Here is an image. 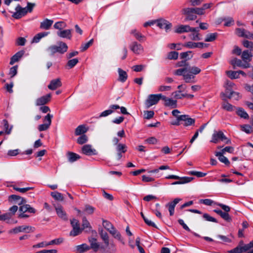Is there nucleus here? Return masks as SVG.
Returning a JSON list of instances; mask_svg holds the SVG:
<instances>
[{
	"label": "nucleus",
	"mask_w": 253,
	"mask_h": 253,
	"mask_svg": "<svg viewBox=\"0 0 253 253\" xmlns=\"http://www.w3.org/2000/svg\"><path fill=\"white\" fill-rule=\"evenodd\" d=\"M188 71L187 68H180L176 70L174 72V75L177 76H183L185 74V72Z\"/></svg>",
	"instance_id": "obj_57"
},
{
	"label": "nucleus",
	"mask_w": 253,
	"mask_h": 253,
	"mask_svg": "<svg viewBox=\"0 0 253 253\" xmlns=\"http://www.w3.org/2000/svg\"><path fill=\"white\" fill-rule=\"evenodd\" d=\"M18 66L17 65L12 67L9 70V75L10 78L14 77L17 73Z\"/></svg>",
	"instance_id": "obj_59"
},
{
	"label": "nucleus",
	"mask_w": 253,
	"mask_h": 253,
	"mask_svg": "<svg viewBox=\"0 0 253 253\" xmlns=\"http://www.w3.org/2000/svg\"><path fill=\"white\" fill-rule=\"evenodd\" d=\"M178 53L176 51H171L168 54L167 58L170 60H176L178 58Z\"/></svg>",
	"instance_id": "obj_51"
},
{
	"label": "nucleus",
	"mask_w": 253,
	"mask_h": 253,
	"mask_svg": "<svg viewBox=\"0 0 253 253\" xmlns=\"http://www.w3.org/2000/svg\"><path fill=\"white\" fill-rule=\"evenodd\" d=\"M54 28L56 29L59 30V31L62 30L63 28L66 27V24L63 21H59L56 22L54 26Z\"/></svg>",
	"instance_id": "obj_49"
},
{
	"label": "nucleus",
	"mask_w": 253,
	"mask_h": 253,
	"mask_svg": "<svg viewBox=\"0 0 253 253\" xmlns=\"http://www.w3.org/2000/svg\"><path fill=\"white\" fill-rule=\"evenodd\" d=\"M216 237L221 240L222 243H231L232 242L231 239H230L228 236L221 235H217Z\"/></svg>",
	"instance_id": "obj_58"
},
{
	"label": "nucleus",
	"mask_w": 253,
	"mask_h": 253,
	"mask_svg": "<svg viewBox=\"0 0 253 253\" xmlns=\"http://www.w3.org/2000/svg\"><path fill=\"white\" fill-rule=\"evenodd\" d=\"M253 54L249 50H245L242 53L241 58L245 63H249L252 60Z\"/></svg>",
	"instance_id": "obj_20"
},
{
	"label": "nucleus",
	"mask_w": 253,
	"mask_h": 253,
	"mask_svg": "<svg viewBox=\"0 0 253 253\" xmlns=\"http://www.w3.org/2000/svg\"><path fill=\"white\" fill-rule=\"evenodd\" d=\"M51 99L50 94H47L37 99L36 105L37 106L43 105L48 103Z\"/></svg>",
	"instance_id": "obj_18"
},
{
	"label": "nucleus",
	"mask_w": 253,
	"mask_h": 253,
	"mask_svg": "<svg viewBox=\"0 0 253 253\" xmlns=\"http://www.w3.org/2000/svg\"><path fill=\"white\" fill-rule=\"evenodd\" d=\"M35 228L27 225H22L16 227L9 231L10 233L17 234L19 232L30 233L33 232Z\"/></svg>",
	"instance_id": "obj_5"
},
{
	"label": "nucleus",
	"mask_w": 253,
	"mask_h": 253,
	"mask_svg": "<svg viewBox=\"0 0 253 253\" xmlns=\"http://www.w3.org/2000/svg\"><path fill=\"white\" fill-rule=\"evenodd\" d=\"M79 62L77 58H74L69 60L67 63V66L71 69L73 68Z\"/></svg>",
	"instance_id": "obj_54"
},
{
	"label": "nucleus",
	"mask_w": 253,
	"mask_h": 253,
	"mask_svg": "<svg viewBox=\"0 0 253 253\" xmlns=\"http://www.w3.org/2000/svg\"><path fill=\"white\" fill-rule=\"evenodd\" d=\"M11 187L13 188V189L21 193H25L26 192L32 190L34 189V187H27L24 188H19L17 187L16 185H13L11 186Z\"/></svg>",
	"instance_id": "obj_36"
},
{
	"label": "nucleus",
	"mask_w": 253,
	"mask_h": 253,
	"mask_svg": "<svg viewBox=\"0 0 253 253\" xmlns=\"http://www.w3.org/2000/svg\"><path fill=\"white\" fill-rule=\"evenodd\" d=\"M165 105L167 107H169L171 108H174L177 107V101L170 98L167 100V102L165 103Z\"/></svg>",
	"instance_id": "obj_41"
},
{
	"label": "nucleus",
	"mask_w": 253,
	"mask_h": 253,
	"mask_svg": "<svg viewBox=\"0 0 253 253\" xmlns=\"http://www.w3.org/2000/svg\"><path fill=\"white\" fill-rule=\"evenodd\" d=\"M237 114L241 118L244 119H248L249 115L242 108H239L237 111Z\"/></svg>",
	"instance_id": "obj_46"
},
{
	"label": "nucleus",
	"mask_w": 253,
	"mask_h": 253,
	"mask_svg": "<svg viewBox=\"0 0 253 253\" xmlns=\"http://www.w3.org/2000/svg\"><path fill=\"white\" fill-rule=\"evenodd\" d=\"M24 50H20L16 53L11 58L10 61V64L13 65L17 62L24 54Z\"/></svg>",
	"instance_id": "obj_26"
},
{
	"label": "nucleus",
	"mask_w": 253,
	"mask_h": 253,
	"mask_svg": "<svg viewBox=\"0 0 253 253\" xmlns=\"http://www.w3.org/2000/svg\"><path fill=\"white\" fill-rule=\"evenodd\" d=\"M230 63L235 69L236 66L241 67L244 69L248 68L251 67L250 63H245L241 60L237 58H234L230 61Z\"/></svg>",
	"instance_id": "obj_8"
},
{
	"label": "nucleus",
	"mask_w": 253,
	"mask_h": 253,
	"mask_svg": "<svg viewBox=\"0 0 253 253\" xmlns=\"http://www.w3.org/2000/svg\"><path fill=\"white\" fill-rule=\"evenodd\" d=\"M181 45L180 43L176 44L174 43H169L168 44V47L170 49H176V50L181 49Z\"/></svg>",
	"instance_id": "obj_56"
},
{
	"label": "nucleus",
	"mask_w": 253,
	"mask_h": 253,
	"mask_svg": "<svg viewBox=\"0 0 253 253\" xmlns=\"http://www.w3.org/2000/svg\"><path fill=\"white\" fill-rule=\"evenodd\" d=\"M187 68L188 70L190 71V73L191 74H193L194 76L199 74L201 71V69L199 67L196 66H193L191 67H189V68Z\"/></svg>",
	"instance_id": "obj_48"
},
{
	"label": "nucleus",
	"mask_w": 253,
	"mask_h": 253,
	"mask_svg": "<svg viewBox=\"0 0 253 253\" xmlns=\"http://www.w3.org/2000/svg\"><path fill=\"white\" fill-rule=\"evenodd\" d=\"M130 33L139 42L143 41V39L145 38V36L136 29L132 30Z\"/></svg>",
	"instance_id": "obj_32"
},
{
	"label": "nucleus",
	"mask_w": 253,
	"mask_h": 253,
	"mask_svg": "<svg viewBox=\"0 0 253 253\" xmlns=\"http://www.w3.org/2000/svg\"><path fill=\"white\" fill-rule=\"evenodd\" d=\"M55 210L58 216L63 220H67L68 216L66 212L64 210L63 208L61 205H57L55 206Z\"/></svg>",
	"instance_id": "obj_14"
},
{
	"label": "nucleus",
	"mask_w": 253,
	"mask_h": 253,
	"mask_svg": "<svg viewBox=\"0 0 253 253\" xmlns=\"http://www.w3.org/2000/svg\"><path fill=\"white\" fill-rule=\"evenodd\" d=\"M226 75L231 79H236L239 78L238 71H227Z\"/></svg>",
	"instance_id": "obj_42"
},
{
	"label": "nucleus",
	"mask_w": 253,
	"mask_h": 253,
	"mask_svg": "<svg viewBox=\"0 0 253 253\" xmlns=\"http://www.w3.org/2000/svg\"><path fill=\"white\" fill-rule=\"evenodd\" d=\"M214 211L219 215L223 219L227 221H230L231 218L228 212H223L220 210L215 209Z\"/></svg>",
	"instance_id": "obj_29"
},
{
	"label": "nucleus",
	"mask_w": 253,
	"mask_h": 253,
	"mask_svg": "<svg viewBox=\"0 0 253 253\" xmlns=\"http://www.w3.org/2000/svg\"><path fill=\"white\" fill-rule=\"evenodd\" d=\"M195 76L190 73H185V74L183 75V79L185 81V82L187 83H195Z\"/></svg>",
	"instance_id": "obj_35"
},
{
	"label": "nucleus",
	"mask_w": 253,
	"mask_h": 253,
	"mask_svg": "<svg viewBox=\"0 0 253 253\" xmlns=\"http://www.w3.org/2000/svg\"><path fill=\"white\" fill-rule=\"evenodd\" d=\"M181 92V90H178L174 92L172 94L174 95V97L176 99H182L184 97H185L186 93L180 94Z\"/></svg>",
	"instance_id": "obj_62"
},
{
	"label": "nucleus",
	"mask_w": 253,
	"mask_h": 253,
	"mask_svg": "<svg viewBox=\"0 0 253 253\" xmlns=\"http://www.w3.org/2000/svg\"><path fill=\"white\" fill-rule=\"evenodd\" d=\"M222 107L223 109L229 112L233 111L234 108V107L232 105L227 102H223L222 104Z\"/></svg>",
	"instance_id": "obj_47"
},
{
	"label": "nucleus",
	"mask_w": 253,
	"mask_h": 253,
	"mask_svg": "<svg viewBox=\"0 0 253 253\" xmlns=\"http://www.w3.org/2000/svg\"><path fill=\"white\" fill-rule=\"evenodd\" d=\"M192 32L191 34L189 35L190 38L193 41H200L201 40V38L200 36V34L199 33V29L198 28V30L196 31H190Z\"/></svg>",
	"instance_id": "obj_37"
},
{
	"label": "nucleus",
	"mask_w": 253,
	"mask_h": 253,
	"mask_svg": "<svg viewBox=\"0 0 253 253\" xmlns=\"http://www.w3.org/2000/svg\"><path fill=\"white\" fill-rule=\"evenodd\" d=\"M99 235L104 244L107 246H108V241H109V239L107 233L104 231L103 230H101L99 231Z\"/></svg>",
	"instance_id": "obj_38"
},
{
	"label": "nucleus",
	"mask_w": 253,
	"mask_h": 253,
	"mask_svg": "<svg viewBox=\"0 0 253 253\" xmlns=\"http://www.w3.org/2000/svg\"><path fill=\"white\" fill-rule=\"evenodd\" d=\"M118 72L119 74L118 80L122 83L125 82L128 77L126 72L121 68H118Z\"/></svg>",
	"instance_id": "obj_28"
},
{
	"label": "nucleus",
	"mask_w": 253,
	"mask_h": 253,
	"mask_svg": "<svg viewBox=\"0 0 253 253\" xmlns=\"http://www.w3.org/2000/svg\"><path fill=\"white\" fill-rule=\"evenodd\" d=\"M87 141V137L84 135H82L77 139V142L80 144H83Z\"/></svg>",
	"instance_id": "obj_60"
},
{
	"label": "nucleus",
	"mask_w": 253,
	"mask_h": 253,
	"mask_svg": "<svg viewBox=\"0 0 253 253\" xmlns=\"http://www.w3.org/2000/svg\"><path fill=\"white\" fill-rule=\"evenodd\" d=\"M179 120H181L183 122V125L185 126H193L195 123V119L190 118L189 115H182L179 116Z\"/></svg>",
	"instance_id": "obj_10"
},
{
	"label": "nucleus",
	"mask_w": 253,
	"mask_h": 253,
	"mask_svg": "<svg viewBox=\"0 0 253 253\" xmlns=\"http://www.w3.org/2000/svg\"><path fill=\"white\" fill-rule=\"evenodd\" d=\"M68 45L65 42H59L57 45H52L49 46L47 50L50 55H53L56 53L63 54L68 50Z\"/></svg>",
	"instance_id": "obj_2"
},
{
	"label": "nucleus",
	"mask_w": 253,
	"mask_h": 253,
	"mask_svg": "<svg viewBox=\"0 0 253 253\" xmlns=\"http://www.w3.org/2000/svg\"><path fill=\"white\" fill-rule=\"evenodd\" d=\"M182 46L191 49L196 48H202L204 46H207V44L201 42H188L182 44Z\"/></svg>",
	"instance_id": "obj_15"
},
{
	"label": "nucleus",
	"mask_w": 253,
	"mask_h": 253,
	"mask_svg": "<svg viewBox=\"0 0 253 253\" xmlns=\"http://www.w3.org/2000/svg\"><path fill=\"white\" fill-rule=\"evenodd\" d=\"M169 169V167L168 166H160L158 169H154L153 170H151L148 171L149 173H156L157 174V177H160L162 176V174L159 173L160 170H165V169Z\"/></svg>",
	"instance_id": "obj_31"
},
{
	"label": "nucleus",
	"mask_w": 253,
	"mask_h": 253,
	"mask_svg": "<svg viewBox=\"0 0 253 253\" xmlns=\"http://www.w3.org/2000/svg\"><path fill=\"white\" fill-rule=\"evenodd\" d=\"M198 30V28H191L189 25H180L177 26L175 32L180 34L185 32H189L190 31H196Z\"/></svg>",
	"instance_id": "obj_13"
},
{
	"label": "nucleus",
	"mask_w": 253,
	"mask_h": 253,
	"mask_svg": "<svg viewBox=\"0 0 253 253\" xmlns=\"http://www.w3.org/2000/svg\"><path fill=\"white\" fill-rule=\"evenodd\" d=\"M117 250L116 245L114 243H109V241H108V246L104 244L100 246V251L102 253H115Z\"/></svg>",
	"instance_id": "obj_6"
},
{
	"label": "nucleus",
	"mask_w": 253,
	"mask_h": 253,
	"mask_svg": "<svg viewBox=\"0 0 253 253\" xmlns=\"http://www.w3.org/2000/svg\"><path fill=\"white\" fill-rule=\"evenodd\" d=\"M192 51H188L186 52H181L180 54V58L185 59L186 61L192 58L193 55L191 54Z\"/></svg>",
	"instance_id": "obj_45"
},
{
	"label": "nucleus",
	"mask_w": 253,
	"mask_h": 253,
	"mask_svg": "<svg viewBox=\"0 0 253 253\" xmlns=\"http://www.w3.org/2000/svg\"><path fill=\"white\" fill-rule=\"evenodd\" d=\"M83 153L86 155L90 156L92 155L96 154V150L91 148V146L90 145H85L82 147Z\"/></svg>",
	"instance_id": "obj_22"
},
{
	"label": "nucleus",
	"mask_w": 253,
	"mask_h": 253,
	"mask_svg": "<svg viewBox=\"0 0 253 253\" xmlns=\"http://www.w3.org/2000/svg\"><path fill=\"white\" fill-rule=\"evenodd\" d=\"M253 249V240L249 244L244 245L243 246L238 245L235 248L230 250V253H243L248 251H250Z\"/></svg>",
	"instance_id": "obj_4"
},
{
	"label": "nucleus",
	"mask_w": 253,
	"mask_h": 253,
	"mask_svg": "<svg viewBox=\"0 0 253 253\" xmlns=\"http://www.w3.org/2000/svg\"><path fill=\"white\" fill-rule=\"evenodd\" d=\"M249 32L243 28H236L235 30V33L238 37L246 39L248 38Z\"/></svg>",
	"instance_id": "obj_30"
},
{
	"label": "nucleus",
	"mask_w": 253,
	"mask_h": 253,
	"mask_svg": "<svg viewBox=\"0 0 253 253\" xmlns=\"http://www.w3.org/2000/svg\"><path fill=\"white\" fill-rule=\"evenodd\" d=\"M35 6V3L27 2V5L25 7H21L18 4L15 7V11L13 12L12 17L15 19H20L26 15L28 12L31 13Z\"/></svg>",
	"instance_id": "obj_1"
},
{
	"label": "nucleus",
	"mask_w": 253,
	"mask_h": 253,
	"mask_svg": "<svg viewBox=\"0 0 253 253\" xmlns=\"http://www.w3.org/2000/svg\"><path fill=\"white\" fill-rule=\"evenodd\" d=\"M53 23V21L52 20L46 18L41 23L40 28L44 30H48L51 27Z\"/></svg>",
	"instance_id": "obj_27"
},
{
	"label": "nucleus",
	"mask_w": 253,
	"mask_h": 253,
	"mask_svg": "<svg viewBox=\"0 0 253 253\" xmlns=\"http://www.w3.org/2000/svg\"><path fill=\"white\" fill-rule=\"evenodd\" d=\"M87 129L84 125L79 126L75 130V134L76 135H80L84 133H85Z\"/></svg>",
	"instance_id": "obj_39"
},
{
	"label": "nucleus",
	"mask_w": 253,
	"mask_h": 253,
	"mask_svg": "<svg viewBox=\"0 0 253 253\" xmlns=\"http://www.w3.org/2000/svg\"><path fill=\"white\" fill-rule=\"evenodd\" d=\"M82 231L80 226L73 228V230L70 232V235L72 236H76L79 235Z\"/></svg>",
	"instance_id": "obj_53"
},
{
	"label": "nucleus",
	"mask_w": 253,
	"mask_h": 253,
	"mask_svg": "<svg viewBox=\"0 0 253 253\" xmlns=\"http://www.w3.org/2000/svg\"><path fill=\"white\" fill-rule=\"evenodd\" d=\"M180 180L173 182L171 183V185H177V184H182L191 181L193 179V177H181L179 179Z\"/></svg>",
	"instance_id": "obj_33"
},
{
	"label": "nucleus",
	"mask_w": 253,
	"mask_h": 253,
	"mask_svg": "<svg viewBox=\"0 0 253 253\" xmlns=\"http://www.w3.org/2000/svg\"><path fill=\"white\" fill-rule=\"evenodd\" d=\"M93 42V39H92L87 42L82 44L81 47V51H84L86 50L91 45H92Z\"/></svg>",
	"instance_id": "obj_55"
},
{
	"label": "nucleus",
	"mask_w": 253,
	"mask_h": 253,
	"mask_svg": "<svg viewBox=\"0 0 253 253\" xmlns=\"http://www.w3.org/2000/svg\"><path fill=\"white\" fill-rule=\"evenodd\" d=\"M203 217H204V218H205L206 220H207L208 221H211V222H215V223L217 222V220L215 218L210 216L208 213H204L203 214Z\"/></svg>",
	"instance_id": "obj_63"
},
{
	"label": "nucleus",
	"mask_w": 253,
	"mask_h": 253,
	"mask_svg": "<svg viewBox=\"0 0 253 253\" xmlns=\"http://www.w3.org/2000/svg\"><path fill=\"white\" fill-rule=\"evenodd\" d=\"M159 101L158 95L157 94H150L148 95L147 99L145 101V104L146 108H148L151 106L155 105Z\"/></svg>",
	"instance_id": "obj_9"
},
{
	"label": "nucleus",
	"mask_w": 253,
	"mask_h": 253,
	"mask_svg": "<svg viewBox=\"0 0 253 253\" xmlns=\"http://www.w3.org/2000/svg\"><path fill=\"white\" fill-rule=\"evenodd\" d=\"M102 224L103 227L108 231L114 238L120 241L122 240L121 234L114 228L111 222L107 220H103Z\"/></svg>",
	"instance_id": "obj_3"
},
{
	"label": "nucleus",
	"mask_w": 253,
	"mask_h": 253,
	"mask_svg": "<svg viewBox=\"0 0 253 253\" xmlns=\"http://www.w3.org/2000/svg\"><path fill=\"white\" fill-rule=\"evenodd\" d=\"M127 147L125 144L119 143L116 146V151L117 152V159L120 160L122 157V153H125L126 151Z\"/></svg>",
	"instance_id": "obj_19"
},
{
	"label": "nucleus",
	"mask_w": 253,
	"mask_h": 253,
	"mask_svg": "<svg viewBox=\"0 0 253 253\" xmlns=\"http://www.w3.org/2000/svg\"><path fill=\"white\" fill-rule=\"evenodd\" d=\"M181 200L180 198H175L173 201L169 202L166 205V206L168 208L170 216L174 214L175 207Z\"/></svg>",
	"instance_id": "obj_17"
},
{
	"label": "nucleus",
	"mask_w": 253,
	"mask_h": 253,
	"mask_svg": "<svg viewBox=\"0 0 253 253\" xmlns=\"http://www.w3.org/2000/svg\"><path fill=\"white\" fill-rule=\"evenodd\" d=\"M227 97L229 99L233 98L235 100H238L241 97V95L239 92L233 91L231 92V95H227Z\"/></svg>",
	"instance_id": "obj_61"
},
{
	"label": "nucleus",
	"mask_w": 253,
	"mask_h": 253,
	"mask_svg": "<svg viewBox=\"0 0 253 253\" xmlns=\"http://www.w3.org/2000/svg\"><path fill=\"white\" fill-rule=\"evenodd\" d=\"M215 156L218 157V160L222 163H224L226 165H228L230 164V162L228 159L223 156V154L220 152H217L215 153Z\"/></svg>",
	"instance_id": "obj_34"
},
{
	"label": "nucleus",
	"mask_w": 253,
	"mask_h": 253,
	"mask_svg": "<svg viewBox=\"0 0 253 253\" xmlns=\"http://www.w3.org/2000/svg\"><path fill=\"white\" fill-rule=\"evenodd\" d=\"M90 249V247L85 244L79 245L77 247V250L80 253H83Z\"/></svg>",
	"instance_id": "obj_50"
},
{
	"label": "nucleus",
	"mask_w": 253,
	"mask_h": 253,
	"mask_svg": "<svg viewBox=\"0 0 253 253\" xmlns=\"http://www.w3.org/2000/svg\"><path fill=\"white\" fill-rule=\"evenodd\" d=\"M182 12L183 14L186 15V20H194L197 18L194 8H184L182 9Z\"/></svg>",
	"instance_id": "obj_7"
},
{
	"label": "nucleus",
	"mask_w": 253,
	"mask_h": 253,
	"mask_svg": "<svg viewBox=\"0 0 253 253\" xmlns=\"http://www.w3.org/2000/svg\"><path fill=\"white\" fill-rule=\"evenodd\" d=\"M217 36V34L216 33L208 34L207 35L205 41L207 42H213L216 39Z\"/></svg>",
	"instance_id": "obj_44"
},
{
	"label": "nucleus",
	"mask_w": 253,
	"mask_h": 253,
	"mask_svg": "<svg viewBox=\"0 0 253 253\" xmlns=\"http://www.w3.org/2000/svg\"><path fill=\"white\" fill-rule=\"evenodd\" d=\"M89 241L90 245V247H89L90 249H92L94 252H97L98 250H100V246L101 245H100L99 243L97 242L95 238H91L89 239Z\"/></svg>",
	"instance_id": "obj_24"
},
{
	"label": "nucleus",
	"mask_w": 253,
	"mask_h": 253,
	"mask_svg": "<svg viewBox=\"0 0 253 253\" xmlns=\"http://www.w3.org/2000/svg\"><path fill=\"white\" fill-rule=\"evenodd\" d=\"M57 35L62 38L71 39L72 38L71 30H62L57 32Z\"/></svg>",
	"instance_id": "obj_21"
},
{
	"label": "nucleus",
	"mask_w": 253,
	"mask_h": 253,
	"mask_svg": "<svg viewBox=\"0 0 253 253\" xmlns=\"http://www.w3.org/2000/svg\"><path fill=\"white\" fill-rule=\"evenodd\" d=\"M226 139V137L221 131H214L212 135L211 142L217 143L219 140L224 141Z\"/></svg>",
	"instance_id": "obj_12"
},
{
	"label": "nucleus",
	"mask_w": 253,
	"mask_h": 253,
	"mask_svg": "<svg viewBox=\"0 0 253 253\" xmlns=\"http://www.w3.org/2000/svg\"><path fill=\"white\" fill-rule=\"evenodd\" d=\"M244 46L248 48H253V42L248 40H244L242 42Z\"/></svg>",
	"instance_id": "obj_64"
},
{
	"label": "nucleus",
	"mask_w": 253,
	"mask_h": 253,
	"mask_svg": "<svg viewBox=\"0 0 253 253\" xmlns=\"http://www.w3.org/2000/svg\"><path fill=\"white\" fill-rule=\"evenodd\" d=\"M61 85L62 83L60 80L59 79H56L51 81L49 84L48 85V88L51 90H55Z\"/></svg>",
	"instance_id": "obj_23"
},
{
	"label": "nucleus",
	"mask_w": 253,
	"mask_h": 253,
	"mask_svg": "<svg viewBox=\"0 0 253 253\" xmlns=\"http://www.w3.org/2000/svg\"><path fill=\"white\" fill-rule=\"evenodd\" d=\"M129 48L136 54H140L144 51L143 46L136 42H132L129 45Z\"/></svg>",
	"instance_id": "obj_11"
},
{
	"label": "nucleus",
	"mask_w": 253,
	"mask_h": 253,
	"mask_svg": "<svg viewBox=\"0 0 253 253\" xmlns=\"http://www.w3.org/2000/svg\"><path fill=\"white\" fill-rule=\"evenodd\" d=\"M19 211L21 212H28L30 213H34L36 212V210L31 207L30 205L24 204L21 206L19 208Z\"/></svg>",
	"instance_id": "obj_25"
},
{
	"label": "nucleus",
	"mask_w": 253,
	"mask_h": 253,
	"mask_svg": "<svg viewBox=\"0 0 253 253\" xmlns=\"http://www.w3.org/2000/svg\"><path fill=\"white\" fill-rule=\"evenodd\" d=\"M241 130L247 134H249L252 131V127L249 125H244L241 126Z\"/></svg>",
	"instance_id": "obj_52"
},
{
	"label": "nucleus",
	"mask_w": 253,
	"mask_h": 253,
	"mask_svg": "<svg viewBox=\"0 0 253 253\" xmlns=\"http://www.w3.org/2000/svg\"><path fill=\"white\" fill-rule=\"evenodd\" d=\"M157 24L160 28L165 29L166 32H168L172 27L171 23L164 19L157 20Z\"/></svg>",
	"instance_id": "obj_16"
},
{
	"label": "nucleus",
	"mask_w": 253,
	"mask_h": 253,
	"mask_svg": "<svg viewBox=\"0 0 253 253\" xmlns=\"http://www.w3.org/2000/svg\"><path fill=\"white\" fill-rule=\"evenodd\" d=\"M68 161L71 163H73L79 159L80 156L76 153L69 152L68 154Z\"/></svg>",
	"instance_id": "obj_40"
},
{
	"label": "nucleus",
	"mask_w": 253,
	"mask_h": 253,
	"mask_svg": "<svg viewBox=\"0 0 253 253\" xmlns=\"http://www.w3.org/2000/svg\"><path fill=\"white\" fill-rule=\"evenodd\" d=\"M50 194L52 198L56 200L62 201L64 200V198L62 194L57 191L52 192Z\"/></svg>",
	"instance_id": "obj_43"
}]
</instances>
